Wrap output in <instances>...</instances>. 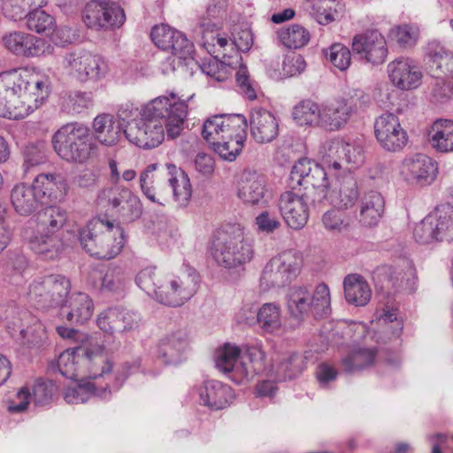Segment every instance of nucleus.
<instances>
[{"label":"nucleus","instance_id":"obj_1","mask_svg":"<svg viewBox=\"0 0 453 453\" xmlns=\"http://www.w3.org/2000/svg\"><path fill=\"white\" fill-rule=\"evenodd\" d=\"M188 112L187 102L176 94L157 96L142 108L141 119L128 124L124 135L139 148H156L162 143L165 134L171 139L180 136Z\"/></svg>","mask_w":453,"mask_h":453},{"label":"nucleus","instance_id":"obj_2","mask_svg":"<svg viewBox=\"0 0 453 453\" xmlns=\"http://www.w3.org/2000/svg\"><path fill=\"white\" fill-rule=\"evenodd\" d=\"M50 80L27 68L0 73V117L20 119L41 107L50 94Z\"/></svg>","mask_w":453,"mask_h":453},{"label":"nucleus","instance_id":"obj_3","mask_svg":"<svg viewBox=\"0 0 453 453\" xmlns=\"http://www.w3.org/2000/svg\"><path fill=\"white\" fill-rule=\"evenodd\" d=\"M80 242L92 257L111 259L118 256L125 244L124 230L119 224L94 219L80 230Z\"/></svg>","mask_w":453,"mask_h":453},{"label":"nucleus","instance_id":"obj_4","mask_svg":"<svg viewBox=\"0 0 453 453\" xmlns=\"http://www.w3.org/2000/svg\"><path fill=\"white\" fill-rule=\"evenodd\" d=\"M51 142L58 156L69 163L83 164L97 149L90 129L78 122L63 125L53 134Z\"/></svg>","mask_w":453,"mask_h":453},{"label":"nucleus","instance_id":"obj_5","mask_svg":"<svg viewBox=\"0 0 453 453\" xmlns=\"http://www.w3.org/2000/svg\"><path fill=\"white\" fill-rule=\"evenodd\" d=\"M36 220L35 232L28 237L29 247L35 253L52 259L61 247L59 232L67 223V211L58 206H49L39 211Z\"/></svg>","mask_w":453,"mask_h":453},{"label":"nucleus","instance_id":"obj_6","mask_svg":"<svg viewBox=\"0 0 453 453\" xmlns=\"http://www.w3.org/2000/svg\"><path fill=\"white\" fill-rule=\"evenodd\" d=\"M286 304L289 315L297 320H303L310 315L324 317L331 311L329 288L320 283L311 291L305 286H293L286 295Z\"/></svg>","mask_w":453,"mask_h":453},{"label":"nucleus","instance_id":"obj_7","mask_svg":"<svg viewBox=\"0 0 453 453\" xmlns=\"http://www.w3.org/2000/svg\"><path fill=\"white\" fill-rule=\"evenodd\" d=\"M199 286L200 276L196 270L183 264L178 274L166 277L159 285L157 301L168 306H181L196 294Z\"/></svg>","mask_w":453,"mask_h":453},{"label":"nucleus","instance_id":"obj_8","mask_svg":"<svg viewBox=\"0 0 453 453\" xmlns=\"http://www.w3.org/2000/svg\"><path fill=\"white\" fill-rule=\"evenodd\" d=\"M338 173L329 171L323 164H317L303 157L299 159L292 167L290 179L296 182L303 191H309L311 197L318 194L317 201L320 202L326 197L328 188L331 186L329 175L338 178Z\"/></svg>","mask_w":453,"mask_h":453},{"label":"nucleus","instance_id":"obj_9","mask_svg":"<svg viewBox=\"0 0 453 453\" xmlns=\"http://www.w3.org/2000/svg\"><path fill=\"white\" fill-rule=\"evenodd\" d=\"M71 288L67 278L60 274H50L35 278L28 288V297L37 309H50L61 306Z\"/></svg>","mask_w":453,"mask_h":453},{"label":"nucleus","instance_id":"obj_10","mask_svg":"<svg viewBox=\"0 0 453 453\" xmlns=\"http://www.w3.org/2000/svg\"><path fill=\"white\" fill-rule=\"evenodd\" d=\"M369 96L362 89L355 88L349 91L348 97L339 98L326 104L321 111V127L336 131L342 128L351 116L369 103Z\"/></svg>","mask_w":453,"mask_h":453},{"label":"nucleus","instance_id":"obj_11","mask_svg":"<svg viewBox=\"0 0 453 453\" xmlns=\"http://www.w3.org/2000/svg\"><path fill=\"white\" fill-rule=\"evenodd\" d=\"M62 65L70 76L82 83L98 81L109 72L108 64L104 58L84 50L66 53Z\"/></svg>","mask_w":453,"mask_h":453},{"label":"nucleus","instance_id":"obj_12","mask_svg":"<svg viewBox=\"0 0 453 453\" xmlns=\"http://www.w3.org/2000/svg\"><path fill=\"white\" fill-rule=\"evenodd\" d=\"M212 256L220 266L228 269L238 268L251 261L254 249L242 234H226L215 242Z\"/></svg>","mask_w":453,"mask_h":453},{"label":"nucleus","instance_id":"obj_13","mask_svg":"<svg viewBox=\"0 0 453 453\" xmlns=\"http://www.w3.org/2000/svg\"><path fill=\"white\" fill-rule=\"evenodd\" d=\"M82 19L85 25L95 30H114L126 21L124 9L112 1L92 0L83 10Z\"/></svg>","mask_w":453,"mask_h":453},{"label":"nucleus","instance_id":"obj_14","mask_svg":"<svg viewBox=\"0 0 453 453\" xmlns=\"http://www.w3.org/2000/svg\"><path fill=\"white\" fill-rule=\"evenodd\" d=\"M317 202L309 191L293 186L283 192L279 198V210L286 224L296 230L304 227L309 219L308 203Z\"/></svg>","mask_w":453,"mask_h":453},{"label":"nucleus","instance_id":"obj_15","mask_svg":"<svg viewBox=\"0 0 453 453\" xmlns=\"http://www.w3.org/2000/svg\"><path fill=\"white\" fill-rule=\"evenodd\" d=\"M322 162L329 171L339 173L357 168L365 162V151L357 142H346L342 140L331 141L322 155Z\"/></svg>","mask_w":453,"mask_h":453},{"label":"nucleus","instance_id":"obj_16","mask_svg":"<svg viewBox=\"0 0 453 453\" xmlns=\"http://www.w3.org/2000/svg\"><path fill=\"white\" fill-rule=\"evenodd\" d=\"M373 129L377 142L386 151H402L409 142L407 131L395 113L384 112L378 116Z\"/></svg>","mask_w":453,"mask_h":453},{"label":"nucleus","instance_id":"obj_17","mask_svg":"<svg viewBox=\"0 0 453 453\" xmlns=\"http://www.w3.org/2000/svg\"><path fill=\"white\" fill-rule=\"evenodd\" d=\"M351 47L362 60L373 65L383 64L388 54L386 39L376 29L357 34L352 39Z\"/></svg>","mask_w":453,"mask_h":453},{"label":"nucleus","instance_id":"obj_18","mask_svg":"<svg viewBox=\"0 0 453 453\" xmlns=\"http://www.w3.org/2000/svg\"><path fill=\"white\" fill-rule=\"evenodd\" d=\"M4 47L17 57L35 58L52 53L53 48L44 39L22 31H12L2 37Z\"/></svg>","mask_w":453,"mask_h":453},{"label":"nucleus","instance_id":"obj_19","mask_svg":"<svg viewBox=\"0 0 453 453\" xmlns=\"http://www.w3.org/2000/svg\"><path fill=\"white\" fill-rule=\"evenodd\" d=\"M237 196L247 206L265 207L273 198L265 178L253 171H244L237 184Z\"/></svg>","mask_w":453,"mask_h":453},{"label":"nucleus","instance_id":"obj_20","mask_svg":"<svg viewBox=\"0 0 453 453\" xmlns=\"http://www.w3.org/2000/svg\"><path fill=\"white\" fill-rule=\"evenodd\" d=\"M246 118L242 114H219L207 119L203 126L202 135L211 145L221 139L231 138L234 133L243 135L247 129Z\"/></svg>","mask_w":453,"mask_h":453},{"label":"nucleus","instance_id":"obj_21","mask_svg":"<svg viewBox=\"0 0 453 453\" xmlns=\"http://www.w3.org/2000/svg\"><path fill=\"white\" fill-rule=\"evenodd\" d=\"M401 173L411 183L430 185L437 176V163L425 154H415L403 159Z\"/></svg>","mask_w":453,"mask_h":453},{"label":"nucleus","instance_id":"obj_22","mask_svg":"<svg viewBox=\"0 0 453 453\" xmlns=\"http://www.w3.org/2000/svg\"><path fill=\"white\" fill-rule=\"evenodd\" d=\"M387 70L390 81L399 89H413L421 82L422 73L411 58H398L388 65Z\"/></svg>","mask_w":453,"mask_h":453},{"label":"nucleus","instance_id":"obj_23","mask_svg":"<svg viewBox=\"0 0 453 453\" xmlns=\"http://www.w3.org/2000/svg\"><path fill=\"white\" fill-rule=\"evenodd\" d=\"M108 203L125 221H134L142 213V205L140 198L129 188L116 187L110 192Z\"/></svg>","mask_w":453,"mask_h":453},{"label":"nucleus","instance_id":"obj_24","mask_svg":"<svg viewBox=\"0 0 453 453\" xmlns=\"http://www.w3.org/2000/svg\"><path fill=\"white\" fill-rule=\"evenodd\" d=\"M250 134L256 142L269 143L279 135V122L269 111L258 108L254 109L250 118Z\"/></svg>","mask_w":453,"mask_h":453},{"label":"nucleus","instance_id":"obj_25","mask_svg":"<svg viewBox=\"0 0 453 453\" xmlns=\"http://www.w3.org/2000/svg\"><path fill=\"white\" fill-rule=\"evenodd\" d=\"M202 37L203 46L206 50L215 58H222L225 61H230L234 58V44L232 37H227L224 34L214 32V25L210 22L202 21Z\"/></svg>","mask_w":453,"mask_h":453},{"label":"nucleus","instance_id":"obj_26","mask_svg":"<svg viewBox=\"0 0 453 453\" xmlns=\"http://www.w3.org/2000/svg\"><path fill=\"white\" fill-rule=\"evenodd\" d=\"M33 186L42 203L62 200L67 190L65 179L60 174L41 173L35 177Z\"/></svg>","mask_w":453,"mask_h":453},{"label":"nucleus","instance_id":"obj_27","mask_svg":"<svg viewBox=\"0 0 453 453\" xmlns=\"http://www.w3.org/2000/svg\"><path fill=\"white\" fill-rule=\"evenodd\" d=\"M197 390L200 403L214 410L226 408L234 399L232 388L218 380L205 381Z\"/></svg>","mask_w":453,"mask_h":453},{"label":"nucleus","instance_id":"obj_28","mask_svg":"<svg viewBox=\"0 0 453 453\" xmlns=\"http://www.w3.org/2000/svg\"><path fill=\"white\" fill-rule=\"evenodd\" d=\"M94 140L102 145L111 147L116 145L124 134L121 123L111 114L97 115L93 120Z\"/></svg>","mask_w":453,"mask_h":453},{"label":"nucleus","instance_id":"obj_29","mask_svg":"<svg viewBox=\"0 0 453 453\" xmlns=\"http://www.w3.org/2000/svg\"><path fill=\"white\" fill-rule=\"evenodd\" d=\"M242 361L236 370L239 379L248 380L255 374L263 372L266 368L265 352L261 344L243 346Z\"/></svg>","mask_w":453,"mask_h":453},{"label":"nucleus","instance_id":"obj_30","mask_svg":"<svg viewBox=\"0 0 453 453\" xmlns=\"http://www.w3.org/2000/svg\"><path fill=\"white\" fill-rule=\"evenodd\" d=\"M188 348L186 332L179 330L167 334L158 346V356L166 365L180 364Z\"/></svg>","mask_w":453,"mask_h":453},{"label":"nucleus","instance_id":"obj_31","mask_svg":"<svg viewBox=\"0 0 453 453\" xmlns=\"http://www.w3.org/2000/svg\"><path fill=\"white\" fill-rule=\"evenodd\" d=\"M11 203L15 211L21 216H29L42 204L34 186L16 184L11 191Z\"/></svg>","mask_w":453,"mask_h":453},{"label":"nucleus","instance_id":"obj_32","mask_svg":"<svg viewBox=\"0 0 453 453\" xmlns=\"http://www.w3.org/2000/svg\"><path fill=\"white\" fill-rule=\"evenodd\" d=\"M92 299L85 293H75L70 296L68 305L61 308V316L70 323L82 324L93 314Z\"/></svg>","mask_w":453,"mask_h":453},{"label":"nucleus","instance_id":"obj_33","mask_svg":"<svg viewBox=\"0 0 453 453\" xmlns=\"http://www.w3.org/2000/svg\"><path fill=\"white\" fill-rule=\"evenodd\" d=\"M385 211V200L380 193L370 191L362 197L359 204V221L365 226H375Z\"/></svg>","mask_w":453,"mask_h":453},{"label":"nucleus","instance_id":"obj_34","mask_svg":"<svg viewBox=\"0 0 453 453\" xmlns=\"http://www.w3.org/2000/svg\"><path fill=\"white\" fill-rule=\"evenodd\" d=\"M168 183L172 188L173 197L180 206H187L192 196V186L189 177L180 168L173 164L166 165Z\"/></svg>","mask_w":453,"mask_h":453},{"label":"nucleus","instance_id":"obj_35","mask_svg":"<svg viewBox=\"0 0 453 453\" xmlns=\"http://www.w3.org/2000/svg\"><path fill=\"white\" fill-rule=\"evenodd\" d=\"M344 296L349 304L365 306L371 300L372 289L359 274H349L343 280Z\"/></svg>","mask_w":453,"mask_h":453},{"label":"nucleus","instance_id":"obj_36","mask_svg":"<svg viewBox=\"0 0 453 453\" xmlns=\"http://www.w3.org/2000/svg\"><path fill=\"white\" fill-rule=\"evenodd\" d=\"M83 372H87L88 377L97 378L104 376L111 372L112 364L102 346L95 349H87L81 359Z\"/></svg>","mask_w":453,"mask_h":453},{"label":"nucleus","instance_id":"obj_37","mask_svg":"<svg viewBox=\"0 0 453 453\" xmlns=\"http://www.w3.org/2000/svg\"><path fill=\"white\" fill-rule=\"evenodd\" d=\"M241 349L230 343L225 344L216 351L215 363L219 371L227 374L228 377L237 384L243 382L242 379H239L237 368L239 366L238 360L241 357Z\"/></svg>","mask_w":453,"mask_h":453},{"label":"nucleus","instance_id":"obj_38","mask_svg":"<svg viewBox=\"0 0 453 453\" xmlns=\"http://www.w3.org/2000/svg\"><path fill=\"white\" fill-rule=\"evenodd\" d=\"M339 187L330 194L331 203L339 208L352 207L358 197L357 183L351 174H347L342 180L338 178Z\"/></svg>","mask_w":453,"mask_h":453},{"label":"nucleus","instance_id":"obj_39","mask_svg":"<svg viewBox=\"0 0 453 453\" xmlns=\"http://www.w3.org/2000/svg\"><path fill=\"white\" fill-rule=\"evenodd\" d=\"M157 164L149 165L140 174V188L142 194L152 203L164 206L168 199V193L158 182L155 183V171Z\"/></svg>","mask_w":453,"mask_h":453},{"label":"nucleus","instance_id":"obj_40","mask_svg":"<svg viewBox=\"0 0 453 453\" xmlns=\"http://www.w3.org/2000/svg\"><path fill=\"white\" fill-rule=\"evenodd\" d=\"M86 353V348L78 346L64 350L58 357V367L59 372L65 378L73 380L81 375L83 366L81 359Z\"/></svg>","mask_w":453,"mask_h":453},{"label":"nucleus","instance_id":"obj_41","mask_svg":"<svg viewBox=\"0 0 453 453\" xmlns=\"http://www.w3.org/2000/svg\"><path fill=\"white\" fill-rule=\"evenodd\" d=\"M108 388V384L105 387L99 388L94 383L88 382L86 384H80L66 388L64 393V397L68 403L72 404L83 403L88 401L92 396L109 399L111 390Z\"/></svg>","mask_w":453,"mask_h":453},{"label":"nucleus","instance_id":"obj_42","mask_svg":"<svg viewBox=\"0 0 453 453\" xmlns=\"http://www.w3.org/2000/svg\"><path fill=\"white\" fill-rule=\"evenodd\" d=\"M430 142L438 151L453 150V120L438 119L434 122L429 132Z\"/></svg>","mask_w":453,"mask_h":453},{"label":"nucleus","instance_id":"obj_43","mask_svg":"<svg viewBox=\"0 0 453 453\" xmlns=\"http://www.w3.org/2000/svg\"><path fill=\"white\" fill-rule=\"evenodd\" d=\"M130 281L129 273L120 266H110L100 279L101 293L119 294Z\"/></svg>","mask_w":453,"mask_h":453},{"label":"nucleus","instance_id":"obj_44","mask_svg":"<svg viewBox=\"0 0 453 453\" xmlns=\"http://www.w3.org/2000/svg\"><path fill=\"white\" fill-rule=\"evenodd\" d=\"M292 280L286 271L277 263L276 258L272 257L265 265L260 277V287L265 289L272 288H282L290 284Z\"/></svg>","mask_w":453,"mask_h":453},{"label":"nucleus","instance_id":"obj_45","mask_svg":"<svg viewBox=\"0 0 453 453\" xmlns=\"http://www.w3.org/2000/svg\"><path fill=\"white\" fill-rule=\"evenodd\" d=\"M375 357L374 349L354 348L348 356L342 359V365L346 372L353 373L372 366Z\"/></svg>","mask_w":453,"mask_h":453},{"label":"nucleus","instance_id":"obj_46","mask_svg":"<svg viewBox=\"0 0 453 453\" xmlns=\"http://www.w3.org/2000/svg\"><path fill=\"white\" fill-rule=\"evenodd\" d=\"M428 69L431 75L436 79H453V53L440 49L430 54Z\"/></svg>","mask_w":453,"mask_h":453},{"label":"nucleus","instance_id":"obj_47","mask_svg":"<svg viewBox=\"0 0 453 453\" xmlns=\"http://www.w3.org/2000/svg\"><path fill=\"white\" fill-rule=\"evenodd\" d=\"M440 242L453 241V206L449 203L437 206L431 212Z\"/></svg>","mask_w":453,"mask_h":453},{"label":"nucleus","instance_id":"obj_48","mask_svg":"<svg viewBox=\"0 0 453 453\" xmlns=\"http://www.w3.org/2000/svg\"><path fill=\"white\" fill-rule=\"evenodd\" d=\"M246 138L247 129H243V135L236 132L231 134V138L221 139L218 142L213 141L211 147L221 158L234 161L242 150Z\"/></svg>","mask_w":453,"mask_h":453},{"label":"nucleus","instance_id":"obj_49","mask_svg":"<svg viewBox=\"0 0 453 453\" xmlns=\"http://www.w3.org/2000/svg\"><path fill=\"white\" fill-rule=\"evenodd\" d=\"M46 0H2L1 10L3 15L13 21L26 18L32 8H42Z\"/></svg>","mask_w":453,"mask_h":453},{"label":"nucleus","instance_id":"obj_50","mask_svg":"<svg viewBox=\"0 0 453 453\" xmlns=\"http://www.w3.org/2000/svg\"><path fill=\"white\" fill-rule=\"evenodd\" d=\"M280 42L288 49H300L310 41L311 35L307 29L298 24L281 27L277 32Z\"/></svg>","mask_w":453,"mask_h":453},{"label":"nucleus","instance_id":"obj_51","mask_svg":"<svg viewBox=\"0 0 453 453\" xmlns=\"http://www.w3.org/2000/svg\"><path fill=\"white\" fill-rule=\"evenodd\" d=\"M321 111L319 105L311 100L299 103L293 109V118L300 126L321 127Z\"/></svg>","mask_w":453,"mask_h":453},{"label":"nucleus","instance_id":"obj_52","mask_svg":"<svg viewBox=\"0 0 453 453\" xmlns=\"http://www.w3.org/2000/svg\"><path fill=\"white\" fill-rule=\"evenodd\" d=\"M257 320L260 327L267 332L273 333L281 326L280 308L274 303H266L257 311Z\"/></svg>","mask_w":453,"mask_h":453},{"label":"nucleus","instance_id":"obj_53","mask_svg":"<svg viewBox=\"0 0 453 453\" xmlns=\"http://www.w3.org/2000/svg\"><path fill=\"white\" fill-rule=\"evenodd\" d=\"M305 367V357L301 354L293 353L279 364L276 372L279 380H292L299 376Z\"/></svg>","mask_w":453,"mask_h":453},{"label":"nucleus","instance_id":"obj_54","mask_svg":"<svg viewBox=\"0 0 453 453\" xmlns=\"http://www.w3.org/2000/svg\"><path fill=\"white\" fill-rule=\"evenodd\" d=\"M322 224L325 229L332 234H340L349 229L352 219L343 211L331 209L322 216Z\"/></svg>","mask_w":453,"mask_h":453},{"label":"nucleus","instance_id":"obj_55","mask_svg":"<svg viewBox=\"0 0 453 453\" xmlns=\"http://www.w3.org/2000/svg\"><path fill=\"white\" fill-rule=\"evenodd\" d=\"M274 257L292 281L298 277L303 265L301 252L296 250H287L274 256Z\"/></svg>","mask_w":453,"mask_h":453},{"label":"nucleus","instance_id":"obj_56","mask_svg":"<svg viewBox=\"0 0 453 453\" xmlns=\"http://www.w3.org/2000/svg\"><path fill=\"white\" fill-rule=\"evenodd\" d=\"M389 35L399 47L404 49L412 48L418 42L419 29L414 25L403 24L391 28Z\"/></svg>","mask_w":453,"mask_h":453},{"label":"nucleus","instance_id":"obj_57","mask_svg":"<svg viewBox=\"0 0 453 453\" xmlns=\"http://www.w3.org/2000/svg\"><path fill=\"white\" fill-rule=\"evenodd\" d=\"M168 50L173 55V62L178 61L180 64L182 61L186 65L193 61V44L181 32H176L174 39L173 40Z\"/></svg>","mask_w":453,"mask_h":453},{"label":"nucleus","instance_id":"obj_58","mask_svg":"<svg viewBox=\"0 0 453 453\" xmlns=\"http://www.w3.org/2000/svg\"><path fill=\"white\" fill-rule=\"evenodd\" d=\"M27 27L38 34L53 29L54 19L41 8H32L27 15Z\"/></svg>","mask_w":453,"mask_h":453},{"label":"nucleus","instance_id":"obj_59","mask_svg":"<svg viewBox=\"0 0 453 453\" xmlns=\"http://www.w3.org/2000/svg\"><path fill=\"white\" fill-rule=\"evenodd\" d=\"M219 58L211 59L208 62H203L199 65L203 73L214 79L216 81L221 82L226 81L233 72L231 61H219Z\"/></svg>","mask_w":453,"mask_h":453},{"label":"nucleus","instance_id":"obj_60","mask_svg":"<svg viewBox=\"0 0 453 453\" xmlns=\"http://www.w3.org/2000/svg\"><path fill=\"white\" fill-rule=\"evenodd\" d=\"M431 213L425 217L420 222L417 223L413 228V237L420 244H428L434 241H439L436 233V225L434 224Z\"/></svg>","mask_w":453,"mask_h":453},{"label":"nucleus","instance_id":"obj_61","mask_svg":"<svg viewBox=\"0 0 453 453\" xmlns=\"http://www.w3.org/2000/svg\"><path fill=\"white\" fill-rule=\"evenodd\" d=\"M326 58L340 71L347 70L351 63V53L348 47L334 43L325 51Z\"/></svg>","mask_w":453,"mask_h":453},{"label":"nucleus","instance_id":"obj_62","mask_svg":"<svg viewBox=\"0 0 453 453\" xmlns=\"http://www.w3.org/2000/svg\"><path fill=\"white\" fill-rule=\"evenodd\" d=\"M20 334L24 339L27 338L30 348L40 349L47 342V332L44 326L40 322L35 323L27 329L20 330Z\"/></svg>","mask_w":453,"mask_h":453},{"label":"nucleus","instance_id":"obj_63","mask_svg":"<svg viewBox=\"0 0 453 453\" xmlns=\"http://www.w3.org/2000/svg\"><path fill=\"white\" fill-rule=\"evenodd\" d=\"M23 165L26 172L32 167L43 164L46 161V156L42 144H27L23 150Z\"/></svg>","mask_w":453,"mask_h":453},{"label":"nucleus","instance_id":"obj_64","mask_svg":"<svg viewBox=\"0 0 453 453\" xmlns=\"http://www.w3.org/2000/svg\"><path fill=\"white\" fill-rule=\"evenodd\" d=\"M255 224L261 233L272 234L281 226L280 219L275 211L265 210L255 218Z\"/></svg>","mask_w":453,"mask_h":453}]
</instances>
